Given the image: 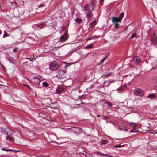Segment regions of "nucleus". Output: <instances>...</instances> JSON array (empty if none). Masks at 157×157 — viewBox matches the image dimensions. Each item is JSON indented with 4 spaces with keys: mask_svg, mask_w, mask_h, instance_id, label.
<instances>
[{
    "mask_svg": "<svg viewBox=\"0 0 157 157\" xmlns=\"http://www.w3.org/2000/svg\"><path fill=\"white\" fill-rule=\"evenodd\" d=\"M95 2H92L89 4H87L84 6V9L86 11H88V12H92L94 10L95 8Z\"/></svg>",
    "mask_w": 157,
    "mask_h": 157,
    "instance_id": "nucleus-1",
    "label": "nucleus"
},
{
    "mask_svg": "<svg viewBox=\"0 0 157 157\" xmlns=\"http://www.w3.org/2000/svg\"><path fill=\"white\" fill-rule=\"evenodd\" d=\"M50 68L51 70L55 71L59 67L58 63L56 61H53L50 63Z\"/></svg>",
    "mask_w": 157,
    "mask_h": 157,
    "instance_id": "nucleus-2",
    "label": "nucleus"
},
{
    "mask_svg": "<svg viewBox=\"0 0 157 157\" xmlns=\"http://www.w3.org/2000/svg\"><path fill=\"white\" fill-rule=\"evenodd\" d=\"M1 131L2 133L4 134H8L10 132H12V131L9 128H4L3 127H0Z\"/></svg>",
    "mask_w": 157,
    "mask_h": 157,
    "instance_id": "nucleus-3",
    "label": "nucleus"
},
{
    "mask_svg": "<svg viewBox=\"0 0 157 157\" xmlns=\"http://www.w3.org/2000/svg\"><path fill=\"white\" fill-rule=\"evenodd\" d=\"M150 40L151 42V44H153L154 45L157 43V37L154 33L151 34L150 38Z\"/></svg>",
    "mask_w": 157,
    "mask_h": 157,
    "instance_id": "nucleus-4",
    "label": "nucleus"
},
{
    "mask_svg": "<svg viewBox=\"0 0 157 157\" xmlns=\"http://www.w3.org/2000/svg\"><path fill=\"white\" fill-rule=\"evenodd\" d=\"M135 94L137 96H142L144 94V91L140 89H136L134 91Z\"/></svg>",
    "mask_w": 157,
    "mask_h": 157,
    "instance_id": "nucleus-5",
    "label": "nucleus"
},
{
    "mask_svg": "<svg viewBox=\"0 0 157 157\" xmlns=\"http://www.w3.org/2000/svg\"><path fill=\"white\" fill-rule=\"evenodd\" d=\"M67 36V31H65L64 34L59 39V41L61 42H63L66 40L68 38Z\"/></svg>",
    "mask_w": 157,
    "mask_h": 157,
    "instance_id": "nucleus-6",
    "label": "nucleus"
},
{
    "mask_svg": "<svg viewBox=\"0 0 157 157\" xmlns=\"http://www.w3.org/2000/svg\"><path fill=\"white\" fill-rule=\"evenodd\" d=\"M66 71L63 70H60L58 72L57 76L59 78H63L66 77Z\"/></svg>",
    "mask_w": 157,
    "mask_h": 157,
    "instance_id": "nucleus-7",
    "label": "nucleus"
},
{
    "mask_svg": "<svg viewBox=\"0 0 157 157\" xmlns=\"http://www.w3.org/2000/svg\"><path fill=\"white\" fill-rule=\"evenodd\" d=\"M69 130H70L71 132L75 133H78L81 132V129L78 127H73L70 128Z\"/></svg>",
    "mask_w": 157,
    "mask_h": 157,
    "instance_id": "nucleus-8",
    "label": "nucleus"
},
{
    "mask_svg": "<svg viewBox=\"0 0 157 157\" xmlns=\"http://www.w3.org/2000/svg\"><path fill=\"white\" fill-rule=\"evenodd\" d=\"M13 134V132L12 131L10 132V133L7 135V136L6 138V139L7 140L10 141L11 142H13L14 141V139L12 136H10V135H12Z\"/></svg>",
    "mask_w": 157,
    "mask_h": 157,
    "instance_id": "nucleus-9",
    "label": "nucleus"
},
{
    "mask_svg": "<svg viewBox=\"0 0 157 157\" xmlns=\"http://www.w3.org/2000/svg\"><path fill=\"white\" fill-rule=\"evenodd\" d=\"M58 104L56 102L51 103L49 105V107L52 109H57L58 108Z\"/></svg>",
    "mask_w": 157,
    "mask_h": 157,
    "instance_id": "nucleus-10",
    "label": "nucleus"
},
{
    "mask_svg": "<svg viewBox=\"0 0 157 157\" xmlns=\"http://www.w3.org/2000/svg\"><path fill=\"white\" fill-rule=\"evenodd\" d=\"M119 128L120 130L127 131L128 130V128L127 126L124 125H121L119 126Z\"/></svg>",
    "mask_w": 157,
    "mask_h": 157,
    "instance_id": "nucleus-11",
    "label": "nucleus"
},
{
    "mask_svg": "<svg viewBox=\"0 0 157 157\" xmlns=\"http://www.w3.org/2000/svg\"><path fill=\"white\" fill-rule=\"evenodd\" d=\"M112 21L113 23L116 21V22L118 23V22H121V20L119 17H113L112 18Z\"/></svg>",
    "mask_w": 157,
    "mask_h": 157,
    "instance_id": "nucleus-12",
    "label": "nucleus"
},
{
    "mask_svg": "<svg viewBox=\"0 0 157 157\" xmlns=\"http://www.w3.org/2000/svg\"><path fill=\"white\" fill-rule=\"evenodd\" d=\"M136 125H133V128L130 131V132H136L137 133L138 132L137 128H136Z\"/></svg>",
    "mask_w": 157,
    "mask_h": 157,
    "instance_id": "nucleus-13",
    "label": "nucleus"
},
{
    "mask_svg": "<svg viewBox=\"0 0 157 157\" xmlns=\"http://www.w3.org/2000/svg\"><path fill=\"white\" fill-rule=\"evenodd\" d=\"M134 61L136 64H139L141 62V60L139 56H136L134 59Z\"/></svg>",
    "mask_w": 157,
    "mask_h": 157,
    "instance_id": "nucleus-14",
    "label": "nucleus"
},
{
    "mask_svg": "<svg viewBox=\"0 0 157 157\" xmlns=\"http://www.w3.org/2000/svg\"><path fill=\"white\" fill-rule=\"evenodd\" d=\"M36 25V26L39 28L40 29L45 26V24L44 22L40 23L39 24Z\"/></svg>",
    "mask_w": 157,
    "mask_h": 157,
    "instance_id": "nucleus-15",
    "label": "nucleus"
},
{
    "mask_svg": "<svg viewBox=\"0 0 157 157\" xmlns=\"http://www.w3.org/2000/svg\"><path fill=\"white\" fill-rule=\"evenodd\" d=\"M64 90V88L63 86L59 87L58 89H56V90L58 94L62 92Z\"/></svg>",
    "mask_w": 157,
    "mask_h": 157,
    "instance_id": "nucleus-16",
    "label": "nucleus"
},
{
    "mask_svg": "<svg viewBox=\"0 0 157 157\" xmlns=\"http://www.w3.org/2000/svg\"><path fill=\"white\" fill-rule=\"evenodd\" d=\"M147 97L150 99H153L156 97V95L155 94H151L147 96Z\"/></svg>",
    "mask_w": 157,
    "mask_h": 157,
    "instance_id": "nucleus-17",
    "label": "nucleus"
},
{
    "mask_svg": "<svg viewBox=\"0 0 157 157\" xmlns=\"http://www.w3.org/2000/svg\"><path fill=\"white\" fill-rule=\"evenodd\" d=\"M96 23L97 22L96 21V20H95L89 24V26L90 28H93L95 25Z\"/></svg>",
    "mask_w": 157,
    "mask_h": 157,
    "instance_id": "nucleus-18",
    "label": "nucleus"
},
{
    "mask_svg": "<svg viewBox=\"0 0 157 157\" xmlns=\"http://www.w3.org/2000/svg\"><path fill=\"white\" fill-rule=\"evenodd\" d=\"M93 14L91 12H88L86 14L87 17L88 19H91L92 17Z\"/></svg>",
    "mask_w": 157,
    "mask_h": 157,
    "instance_id": "nucleus-19",
    "label": "nucleus"
},
{
    "mask_svg": "<svg viewBox=\"0 0 157 157\" xmlns=\"http://www.w3.org/2000/svg\"><path fill=\"white\" fill-rule=\"evenodd\" d=\"M41 77L40 76H37L36 77H35V80H36V82L37 83H40L41 81Z\"/></svg>",
    "mask_w": 157,
    "mask_h": 157,
    "instance_id": "nucleus-20",
    "label": "nucleus"
},
{
    "mask_svg": "<svg viewBox=\"0 0 157 157\" xmlns=\"http://www.w3.org/2000/svg\"><path fill=\"white\" fill-rule=\"evenodd\" d=\"M108 142V141L106 140H102L100 142L101 145H105L107 144Z\"/></svg>",
    "mask_w": 157,
    "mask_h": 157,
    "instance_id": "nucleus-21",
    "label": "nucleus"
},
{
    "mask_svg": "<svg viewBox=\"0 0 157 157\" xmlns=\"http://www.w3.org/2000/svg\"><path fill=\"white\" fill-rule=\"evenodd\" d=\"M105 104L106 105V106L109 107L110 109H112V105L111 103L108 101L105 102Z\"/></svg>",
    "mask_w": 157,
    "mask_h": 157,
    "instance_id": "nucleus-22",
    "label": "nucleus"
},
{
    "mask_svg": "<svg viewBox=\"0 0 157 157\" xmlns=\"http://www.w3.org/2000/svg\"><path fill=\"white\" fill-rule=\"evenodd\" d=\"M8 60L10 62L14 64L15 62V60L14 59H13V58L11 57H10L8 59Z\"/></svg>",
    "mask_w": 157,
    "mask_h": 157,
    "instance_id": "nucleus-23",
    "label": "nucleus"
},
{
    "mask_svg": "<svg viewBox=\"0 0 157 157\" xmlns=\"http://www.w3.org/2000/svg\"><path fill=\"white\" fill-rule=\"evenodd\" d=\"M75 21L77 23L79 24L82 21V20L77 17L75 19Z\"/></svg>",
    "mask_w": 157,
    "mask_h": 157,
    "instance_id": "nucleus-24",
    "label": "nucleus"
},
{
    "mask_svg": "<svg viewBox=\"0 0 157 157\" xmlns=\"http://www.w3.org/2000/svg\"><path fill=\"white\" fill-rule=\"evenodd\" d=\"M124 12H122L120 13V14L119 16V18L121 19H121L123 18L124 15Z\"/></svg>",
    "mask_w": 157,
    "mask_h": 157,
    "instance_id": "nucleus-25",
    "label": "nucleus"
},
{
    "mask_svg": "<svg viewBox=\"0 0 157 157\" xmlns=\"http://www.w3.org/2000/svg\"><path fill=\"white\" fill-rule=\"evenodd\" d=\"M98 36H96V35L92 36H91L89 38L87 39L86 41L90 40L91 39H94V38H96Z\"/></svg>",
    "mask_w": 157,
    "mask_h": 157,
    "instance_id": "nucleus-26",
    "label": "nucleus"
},
{
    "mask_svg": "<svg viewBox=\"0 0 157 157\" xmlns=\"http://www.w3.org/2000/svg\"><path fill=\"white\" fill-rule=\"evenodd\" d=\"M65 44H63V45H61V46H58V47H54L53 48V51H55L57 50L58 49H59L61 47H62V46H63L64 45H65Z\"/></svg>",
    "mask_w": 157,
    "mask_h": 157,
    "instance_id": "nucleus-27",
    "label": "nucleus"
},
{
    "mask_svg": "<svg viewBox=\"0 0 157 157\" xmlns=\"http://www.w3.org/2000/svg\"><path fill=\"white\" fill-rule=\"evenodd\" d=\"M43 86L45 87H47L48 86V84L46 82H43L42 83Z\"/></svg>",
    "mask_w": 157,
    "mask_h": 157,
    "instance_id": "nucleus-28",
    "label": "nucleus"
},
{
    "mask_svg": "<svg viewBox=\"0 0 157 157\" xmlns=\"http://www.w3.org/2000/svg\"><path fill=\"white\" fill-rule=\"evenodd\" d=\"M98 154L101 155L102 156H106V157H110L108 155V154H103L101 153L98 152Z\"/></svg>",
    "mask_w": 157,
    "mask_h": 157,
    "instance_id": "nucleus-29",
    "label": "nucleus"
},
{
    "mask_svg": "<svg viewBox=\"0 0 157 157\" xmlns=\"http://www.w3.org/2000/svg\"><path fill=\"white\" fill-rule=\"evenodd\" d=\"M2 150L4 151H5L6 152H8L9 151H12V150H13L11 149H6V148H2Z\"/></svg>",
    "mask_w": 157,
    "mask_h": 157,
    "instance_id": "nucleus-30",
    "label": "nucleus"
},
{
    "mask_svg": "<svg viewBox=\"0 0 157 157\" xmlns=\"http://www.w3.org/2000/svg\"><path fill=\"white\" fill-rule=\"evenodd\" d=\"M26 59L29 60L33 62L36 59L35 58H27Z\"/></svg>",
    "mask_w": 157,
    "mask_h": 157,
    "instance_id": "nucleus-31",
    "label": "nucleus"
},
{
    "mask_svg": "<svg viewBox=\"0 0 157 157\" xmlns=\"http://www.w3.org/2000/svg\"><path fill=\"white\" fill-rule=\"evenodd\" d=\"M137 36V35L136 33H133L131 36V38H133L134 37H136Z\"/></svg>",
    "mask_w": 157,
    "mask_h": 157,
    "instance_id": "nucleus-32",
    "label": "nucleus"
},
{
    "mask_svg": "<svg viewBox=\"0 0 157 157\" xmlns=\"http://www.w3.org/2000/svg\"><path fill=\"white\" fill-rule=\"evenodd\" d=\"M124 147V145L122 146L121 145H116L114 146V147L116 148H120Z\"/></svg>",
    "mask_w": 157,
    "mask_h": 157,
    "instance_id": "nucleus-33",
    "label": "nucleus"
},
{
    "mask_svg": "<svg viewBox=\"0 0 157 157\" xmlns=\"http://www.w3.org/2000/svg\"><path fill=\"white\" fill-rule=\"evenodd\" d=\"M92 44H90L89 45H87L86 46V48L87 49H90L92 47Z\"/></svg>",
    "mask_w": 157,
    "mask_h": 157,
    "instance_id": "nucleus-34",
    "label": "nucleus"
},
{
    "mask_svg": "<svg viewBox=\"0 0 157 157\" xmlns=\"http://www.w3.org/2000/svg\"><path fill=\"white\" fill-rule=\"evenodd\" d=\"M118 25H119V24L117 22H116L115 24V25H114V27L115 28H116V29H118Z\"/></svg>",
    "mask_w": 157,
    "mask_h": 157,
    "instance_id": "nucleus-35",
    "label": "nucleus"
},
{
    "mask_svg": "<svg viewBox=\"0 0 157 157\" xmlns=\"http://www.w3.org/2000/svg\"><path fill=\"white\" fill-rule=\"evenodd\" d=\"M0 65L2 68V69L4 71H5L6 70V68L1 63H0Z\"/></svg>",
    "mask_w": 157,
    "mask_h": 157,
    "instance_id": "nucleus-36",
    "label": "nucleus"
},
{
    "mask_svg": "<svg viewBox=\"0 0 157 157\" xmlns=\"http://www.w3.org/2000/svg\"><path fill=\"white\" fill-rule=\"evenodd\" d=\"M108 117L105 116H103L102 117V119L104 120H107Z\"/></svg>",
    "mask_w": 157,
    "mask_h": 157,
    "instance_id": "nucleus-37",
    "label": "nucleus"
},
{
    "mask_svg": "<svg viewBox=\"0 0 157 157\" xmlns=\"http://www.w3.org/2000/svg\"><path fill=\"white\" fill-rule=\"evenodd\" d=\"M136 125V124L133 123H130L129 124V125L131 127H133V125Z\"/></svg>",
    "mask_w": 157,
    "mask_h": 157,
    "instance_id": "nucleus-38",
    "label": "nucleus"
},
{
    "mask_svg": "<svg viewBox=\"0 0 157 157\" xmlns=\"http://www.w3.org/2000/svg\"><path fill=\"white\" fill-rule=\"evenodd\" d=\"M4 32L5 33V34L3 35V38L8 36V35L7 34H6V32L5 31H4Z\"/></svg>",
    "mask_w": 157,
    "mask_h": 157,
    "instance_id": "nucleus-39",
    "label": "nucleus"
},
{
    "mask_svg": "<svg viewBox=\"0 0 157 157\" xmlns=\"http://www.w3.org/2000/svg\"><path fill=\"white\" fill-rule=\"evenodd\" d=\"M18 48H14V49H13V52H17V51H18Z\"/></svg>",
    "mask_w": 157,
    "mask_h": 157,
    "instance_id": "nucleus-40",
    "label": "nucleus"
},
{
    "mask_svg": "<svg viewBox=\"0 0 157 157\" xmlns=\"http://www.w3.org/2000/svg\"><path fill=\"white\" fill-rule=\"evenodd\" d=\"M12 4H13V6H17V3L15 2H11Z\"/></svg>",
    "mask_w": 157,
    "mask_h": 157,
    "instance_id": "nucleus-41",
    "label": "nucleus"
},
{
    "mask_svg": "<svg viewBox=\"0 0 157 157\" xmlns=\"http://www.w3.org/2000/svg\"><path fill=\"white\" fill-rule=\"evenodd\" d=\"M154 82L157 83V75L155 77L154 79Z\"/></svg>",
    "mask_w": 157,
    "mask_h": 157,
    "instance_id": "nucleus-42",
    "label": "nucleus"
},
{
    "mask_svg": "<svg viewBox=\"0 0 157 157\" xmlns=\"http://www.w3.org/2000/svg\"><path fill=\"white\" fill-rule=\"evenodd\" d=\"M44 6V5L43 4H40V5H39L38 6V7L39 8H40L43 7Z\"/></svg>",
    "mask_w": 157,
    "mask_h": 157,
    "instance_id": "nucleus-43",
    "label": "nucleus"
},
{
    "mask_svg": "<svg viewBox=\"0 0 157 157\" xmlns=\"http://www.w3.org/2000/svg\"><path fill=\"white\" fill-rule=\"evenodd\" d=\"M109 74H106V75H105V74H104V75H103L102 76V77H107V76H108L109 75Z\"/></svg>",
    "mask_w": 157,
    "mask_h": 157,
    "instance_id": "nucleus-44",
    "label": "nucleus"
},
{
    "mask_svg": "<svg viewBox=\"0 0 157 157\" xmlns=\"http://www.w3.org/2000/svg\"><path fill=\"white\" fill-rule=\"evenodd\" d=\"M41 115H42V114H41V113H40L39 114V116L40 117H42L43 118H45V116H42Z\"/></svg>",
    "mask_w": 157,
    "mask_h": 157,
    "instance_id": "nucleus-45",
    "label": "nucleus"
},
{
    "mask_svg": "<svg viewBox=\"0 0 157 157\" xmlns=\"http://www.w3.org/2000/svg\"><path fill=\"white\" fill-rule=\"evenodd\" d=\"M12 151H16V152H19L20 151L19 150H12Z\"/></svg>",
    "mask_w": 157,
    "mask_h": 157,
    "instance_id": "nucleus-46",
    "label": "nucleus"
},
{
    "mask_svg": "<svg viewBox=\"0 0 157 157\" xmlns=\"http://www.w3.org/2000/svg\"><path fill=\"white\" fill-rule=\"evenodd\" d=\"M83 154L84 155V156H85V157H90L89 156L86 154H85L84 153H83Z\"/></svg>",
    "mask_w": 157,
    "mask_h": 157,
    "instance_id": "nucleus-47",
    "label": "nucleus"
},
{
    "mask_svg": "<svg viewBox=\"0 0 157 157\" xmlns=\"http://www.w3.org/2000/svg\"><path fill=\"white\" fill-rule=\"evenodd\" d=\"M27 86L28 87V88H29V89H30V90H31V88L30 87H29V86Z\"/></svg>",
    "mask_w": 157,
    "mask_h": 157,
    "instance_id": "nucleus-48",
    "label": "nucleus"
},
{
    "mask_svg": "<svg viewBox=\"0 0 157 157\" xmlns=\"http://www.w3.org/2000/svg\"><path fill=\"white\" fill-rule=\"evenodd\" d=\"M150 133H153L151 131V130L150 131Z\"/></svg>",
    "mask_w": 157,
    "mask_h": 157,
    "instance_id": "nucleus-49",
    "label": "nucleus"
},
{
    "mask_svg": "<svg viewBox=\"0 0 157 157\" xmlns=\"http://www.w3.org/2000/svg\"><path fill=\"white\" fill-rule=\"evenodd\" d=\"M104 60H105V58H103V59H102V61H103Z\"/></svg>",
    "mask_w": 157,
    "mask_h": 157,
    "instance_id": "nucleus-50",
    "label": "nucleus"
},
{
    "mask_svg": "<svg viewBox=\"0 0 157 157\" xmlns=\"http://www.w3.org/2000/svg\"><path fill=\"white\" fill-rule=\"evenodd\" d=\"M2 33V32H1V30H0V34H1Z\"/></svg>",
    "mask_w": 157,
    "mask_h": 157,
    "instance_id": "nucleus-51",
    "label": "nucleus"
},
{
    "mask_svg": "<svg viewBox=\"0 0 157 157\" xmlns=\"http://www.w3.org/2000/svg\"><path fill=\"white\" fill-rule=\"evenodd\" d=\"M97 116H98V117H99L100 116V115H98Z\"/></svg>",
    "mask_w": 157,
    "mask_h": 157,
    "instance_id": "nucleus-52",
    "label": "nucleus"
}]
</instances>
